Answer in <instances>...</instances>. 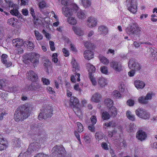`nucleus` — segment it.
I'll list each match as a JSON object with an SVG mask.
<instances>
[{
  "mask_svg": "<svg viewBox=\"0 0 157 157\" xmlns=\"http://www.w3.org/2000/svg\"><path fill=\"white\" fill-rule=\"evenodd\" d=\"M52 109L50 106H46L39 115L38 118L39 120L40 119H48L52 115Z\"/></svg>",
  "mask_w": 157,
  "mask_h": 157,
  "instance_id": "20e7f679",
  "label": "nucleus"
},
{
  "mask_svg": "<svg viewBox=\"0 0 157 157\" xmlns=\"http://www.w3.org/2000/svg\"><path fill=\"white\" fill-rule=\"evenodd\" d=\"M46 5V3L45 2L43 1L40 2L39 4V7L41 8H43Z\"/></svg>",
  "mask_w": 157,
  "mask_h": 157,
  "instance_id": "680f3d73",
  "label": "nucleus"
},
{
  "mask_svg": "<svg viewBox=\"0 0 157 157\" xmlns=\"http://www.w3.org/2000/svg\"><path fill=\"white\" fill-rule=\"evenodd\" d=\"M67 21L69 24L74 25L76 23V21L75 18L69 17L67 18Z\"/></svg>",
  "mask_w": 157,
  "mask_h": 157,
  "instance_id": "79ce46f5",
  "label": "nucleus"
},
{
  "mask_svg": "<svg viewBox=\"0 0 157 157\" xmlns=\"http://www.w3.org/2000/svg\"><path fill=\"white\" fill-rule=\"evenodd\" d=\"M28 154H29L28 153V152L26 151L24 152V153L21 152L18 157H27V156L28 155Z\"/></svg>",
  "mask_w": 157,
  "mask_h": 157,
  "instance_id": "052dcab7",
  "label": "nucleus"
},
{
  "mask_svg": "<svg viewBox=\"0 0 157 157\" xmlns=\"http://www.w3.org/2000/svg\"><path fill=\"white\" fill-rule=\"evenodd\" d=\"M36 39L38 40H41L43 39L42 35L38 31H34Z\"/></svg>",
  "mask_w": 157,
  "mask_h": 157,
  "instance_id": "37998d69",
  "label": "nucleus"
},
{
  "mask_svg": "<svg viewBox=\"0 0 157 157\" xmlns=\"http://www.w3.org/2000/svg\"><path fill=\"white\" fill-rule=\"evenodd\" d=\"M128 66L129 68L134 71H139L141 69V65L135 59H130L128 62Z\"/></svg>",
  "mask_w": 157,
  "mask_h": 157,
  "instance_id": "6e6552de",
  "label": "nucleus"
},
{
  "mask_svg": "<svg viewBox=\"0 0 157 157\" xmlns=\"http://www.w3.org/2000/svg\"><path fill=\"white\" fill-rule=\"evenodd\" d=\"M23 46L26 48H27V49H32L33 48L34 44L32 42L27 41L24 42Z\"/></svg>",
  "mask_w": 157,
  "mask_h": 157,
  "instance_id": "a878e982",
  "label": "nucleus"
},
{
  "mask_svg": "<svg viewBox=\"0 0 157 157\" xmlns=\"http://www.w3.org/2000/svg\"><path fill=\"white\" fill-rule=\"evenodd\" d=\"M90 120L92 124L94 125L96 124L97 121L96 117L94 116H92L90 118Z\"/></svg>",
  "mask_w": 157,
  "mask_h": 157,
  "instance_id": "603ef678",
  "label": "nucleus"
},
{
  "mask_svg": "<svg viewBox=\"0 0 157 157\" xmlns=\"http://www.w3.org/2000/svg\"><path fill=\"white\" fill-rule=\"evenodd\" d=\"M98 31L101 32L102 33L106 34L108 32L107 29L105 26L102 25L98 28Z\"/></svg>",
  "mask_w": 157,
  "mask_h": 157,
  "instance_id": "f704fd0d",
  "label": "nucleus"
},
{
  "mask_svg": "<svg viewBox=\"0 0 157 157\" xmlns=\"http://www.w3.org/2000/svg\"><path fill=\"white\" fill-rule=\"evenodd\" d=\"M108 112L112 117H115L117 114V109L114 106H112L109 108Z\"/></svg>",
  "mask_w": 157,
  "mask_h": 157,
  "instance_id": "4be33fe9",
  "label": "nucleus"
},
{
  "mask_svg": "<svg viewBox=\"0 0 157 157\" xmlns=\"http://www.w3.org/2000/svg\"><path fill=\"white\" fill-rule=\"evenodd\" d=\"M17 21V19H15L14 18H12L9 19L7 21V22L8 24L10 25L13 27H14L16 25Z\"/></svg>",
  "mask_w": 157,
  "mask_h": 157,
  "instance_id": "2f4dec72",
  "label": "nucleus"
},
{
  "mask_svg": "<svg viewBox=\"0 0 157 157\" xmlns=\"http://www.w3.org/2000/svg\"><path fill=\"white\" fill-rule=\"evenodd\" d=\"M10 13L13 15L17 16L18 18L22 19V15L19 13L17 9H14L11 10L10 11Z\"/></svg>",
  "mask_w": 157,
  "mask_h": 157,
  "instance_id": "7c9ffc66",
  "label": "nucleus"
},
{
  "mask_svg": "<svg viewBox=\"0 0 157 157\" xmlns=\"http://www.w3.org/2000/svg\"><path fill=\"white\" fill-rule=\"evenodd\" d=\"M13 145L15 147H21V140L20 139L15 138L13 140Z\"/></svg>",
  "mask_w": 157,
  "mask_h": 157,
  "instance_id": "58836bf2",
  "label": "nucleus"
},
{
  "mask_svg": "<svg viewBox=\"0 0 157 157\" xmlns=\"http://www.w3.org/2000/svg\"><path fill=\"white\" fill-rule=\"evenodd\" d=\"M27 76L28 79L33 82L36 81L38 79L37 75L32 71H30L27 73Z\"/></svg>",
  "mask_w": 157,
  "mask_h": 157,
  "instance_id": "ddd939ff",
  "label": "nucleus"
},
{
  "mask_svg": "<svg viewBox=\"0 0 157 157\" xmlns=\"http://www.w3.org/2000/svg\"><path fill=\"white\" fill-rule=\"evenodd\" d=\"M99 59L101 62L105 65H107L109 63V60L103 56H100Z\"/></svg>",
  "mask_w": 157,
  "mask_h": 157,
  "instance_id": "a19ab883",
  "label": "nucleus"
},
{
  "mask_svg": "<svg viewBox=\"0 0 157 157\" xmlns=\"http://www.w3.org/2000/svg\"><path fill=\"white\" fill-rule=\"evenodd\" d=\"M104 103L106 106L109 108L112 106H113V102L110 99L107 98L105 99Z\"/></svg>",
  "mask_w": 157,
  "mask_h": 157,
  "instance_id": "c756f323",
  "label": "nucleus"
},
{
  "mask_svg": "<svg viewBox=\"0 0 157 157\" xmlns=\"http://www.w3.org/2000/svg\"><path fill=\"white\" fill-rule=\"evenodd\" d=\"M129 128L131 130L134 131L137 129L136 126L133 123L131 124L129 126Z\"/></svg>",
  "mask_w": 157,
  "mask_h": 157,
  "instance_id": "3c124183",
  "label": "nucleus"
},
{
  "mask_svg": "<svg viewBox=\"0 0 157 157\" xmlns=\"http://www.w3.org/2000/svg\"><path fill=\"white\" fill-rule=\"evenodd\" d=\"M32 53H27L23 56V61L27 63L30 62Z\"/></svg>",
  "mask_w": 157,
  "mask_h": 157,
  "instance_id": "bb28decb",
  "label": "nucleus"
},
{
  "mask_svg": "<svg viewBox=\"0 0 157 157\" xmlns=\"http://www.w3.org/2000/svg\"><path fill=\"white\" fill-rule=\"evenodd\" d=\"M87 69L89 71V74L93 75V74L95 72L96 68L94 66L90 63H87L86 64Z\"/></svg>",
  "mask_w": 157,
  "mask_h": 157,
  "instance_id": "6ab92c4d",
  "label": "nucleus"
},
{
  "mask_svg": "<svg viewBox=\"0 0 157 157\" xmlns=\"http://www.w3.org/2000/svg\"><path fill=\"white\" fill-rule=\"evenodd\" d=\"M40 55L35 53H32L30 62L35 67L37 66L39 63Z\"/></svg>",
  "mask_w": 157,
  "mask_h": 157,
  "instance_id": "9b49d317",
  "label": "nucleus"
},
{
  "mask_svg": "<svg viewBox=\"0 0 157 157\" xmlns=\"http://www.w3.org/2000/svg\"><path fill=\"white\" fill-rule=\"evenodd\" d=\"M101 147L102 148L105 150L108 149V145L105 142H103L101 144Z\"/></svg>",
  "mask_w": 157,
  "mask_h": 157,
  "instance_id": "4d7b16f0",
  "label": "nucleus"
},
{
  "mask_svg": "<svg viewBox=\"0 0 157 157\" xmlns=\"http://www.w3.org/2000/svg\"><path fill=\"white\" fill-rule=\"evenodd\" d=\"M101 99L100 94L98 93L94 94L91 98V101L95 102H98Z\"/></svg>",
  "mask_w": 157,
  "mask_h": 157,
  "instance_id": "b1692460",
  "label": "nucleus"
},
{
  "mask_svg": "<svg viewBox=\"0 0 157 157\" xmlns=\"http://www.w3.org/2000/svg\"><path fill=\"white\" fill-rule=\"evenodd\" d=\"M135 71L132 69L128 73V75L129 76L132 77L133 76L135 73Z\"/></svg>",
  "mask_w": 157,
  "mask_h": 157,
  "instance_id": "0e129e2a",
  "label": "nucleus"
},
{
  "mask_svg": "<svg viewBox=\"0 0 157 157\" xmlns=\"http://www.w3.org/2000/svg\"><path fill=\"white\" fill-rule=\"evenodd\" d=\"M84 137L85 142L87 143H90V139L89 136L87 135H85Z\"/></svg>",
  "mask_w": 157,
  "mask_h": 157,
  "instance_id": "bf43d9fd",
  "label": "nucleus"
},
{
  "mask_svg": "<svg viewBox=\"0 0 157 157\" xmlns=\"http://www.w3.org/2000/svg\"><path fill=\"white\" fill-rule=\"evenodd\" d=\"M126 31L129 35L131 36L133 40H136L140 38L142 32L141 28L136 24H133L126 29Z\"/></svg>",
  "mask_w": 157,
  "mask_h": 157,
  "instance_id": "f03ea898",
  "label": "nucleus"
},
{
  "mask_svg": "<svg viewBox=\"0 0 157 157\" xmlns=\"http://www.w3.org/2000/svg\"><path fill=\"white\" fill-rule=\"evenodd\" d=\"M40 145L39 144L36 142H33L31 143L27 149L28 153L29 154L32 152V151H34L37 150L38 148H40Z\"/></svg>",
  "mask_w": 157,
  "mask_h": 157,
  "instance_id": "9d476101",
  "label": "nucleus"
},
{
  "mask_svg": "<svg viewBox=\"0 0 157 157\" xmlns=\"http://www.w3.org/2000/svg\"><path fill=\"white\" fill-rule=\"evenodd\" d=\"M95 137L97 140H99L103 139L104 137V134L102 132H97L95 134Z\"/></svg>",
  "mask_w": 157,
  "mask_h": 157,
  "instance_id": "72a5a7b5",
  "label": "nucleus"
},
{
  "mask_svg": "<svg viewBox=\"0 0 157 157\" xmlns=\"http://www.w3.org/2000/svg\"><path fill=\"white\" fill-rule=\"evenodd\" d=\"M113 94L115 97H117L118 98H121V94L117 90H115L114 91Z\"/></svg>",
  "mask_w": 157,
  "mask_h": 157,
  "instance_id": "13d9d810",
  "label": "nucleus"
},
{
  "mask_svg": "<svg viewBox=\"0 0 157 157\" xmlns=\"http://www.w3.org/2000/svg\"><path fill=\"white\" fill-rule=\"evenodd\" d=\"M77 12V16L79 19L84 20L86 17V16L83 11L81 10L78 9L75 12Z\"/></svg>",
  "mask_w": 157,
  "mask_h": 157,
  "instance_id": "aec40b11",
  "label": "nucleus"
},
{
  "mask_svg": "<svg viewBox=\"0 0 157 157\" xmlns=\"http://www.w3.org/2000/svg\"><path fill=\"white\" fill-rule=\"evenodd\" d=\"M78 99L74 96L71 97L70 100V105L72 108H78L79 105Z\"/></svg>",
  "mask_w": 157,
  "mask_h": 157,
  "instance_id": "4468645a",
  "label": "nucleus"
},
{
  "mask_svg": "<svg viewBox=\"0 0 157 157\" xmlns=\"http://www.w3.org/2000/svg\"><path fill=\"white\" fill-rule=\"evenodd\" d=\"M135 86L137 89H142L145 86V84L141 81L136 80L135 82Z\"/></svg>",
  "mask_w": 157,
  "mask_h": 157,
  "instance_id": "393cba45",
  "label": "nucleus"
},
{
  "mask_svg": "<svg viewBox=\"0 0 157 157\" xmlns=\"http://www.w3.org/2000/svg\"><path fill=\"white\" fill-rule=\"evenodd\" d=\"M31 111L26 104L20 106L15 112L14 118L15 121H22L27 118L30 115Z\"/></svg>",
  "mask_w": 157,
  "mask_h": 157,
  "instance_id": "f257e3e1",
  "label": "nucleus"
},
{
  "mask_svg": "<svg viewBox=\"0 0 157 157\" xmlns=\"http://www.w3.org/2000/svg\"><path fill=\"white\" fill-rule=\"evenodd\" d=\"M84 56L86 59L90 60L93 58V52L88 50H86L84 52Z\"/></svg>",
  "mask_w": 157,
  "mask_h": 157,
  "instance_id": "a211bd4d",
  "label": "nucleus"
},
{
  "mask_svg": "<svg viewBox=\"0 0 157 157\" xmlns=\"http://www.w3.org/2000/svg\"><path fill=\"white\" fill-rule=\"evenodd\" d=\"M153 94L151 93H147L145 97L142 96L138 99L139 102L144 104H147L149 100L151 99Z\"/></svg>",
  "mask_w": 157,
  "mask_h": 157,
  "instance_id": "f8f14e48",
  "label": "nucleus"
},
{
  "mask_svg": "<svg viewBox=\"0 0 157 157\" xmlns=\"http://www.w3.org/2000/svg\"><path fill=\"white\" fill-rule=\"evenodd\" d=\"M87 22V26L90 28L93 27L97 25L96 19L92 17L88 18Z\"/></svg>",
  "mask_w": 157,
  "mask_h": 157,
  "instance_id": "2eb2a0df",
  "label": "nucleus"
},
{
  "mask_svg": "<svg viewBox=\"0 0 157 157\" xmlns=\"http://www.w3.org/2000/svg\"><path fill=\"white\" fill-rule=\"evenodd\" d=\"M77 124L78 127V131L79 132H81L83 130V126L82 124L79 122L77 123Z\"/></svg>",
  "mask_w": 157,
  "mask_h": 157,
  "instance_id": "a18cd8bd",
  "label": "nucleus"
},
{
  "mask_svg": "<svg viewBox=\"0 0 157 157\" xmlns=\"http://www.w3.org/2000/svg\"><path fill=\"white\" fill-rule=\"evenodd\" d=\"M4 139L2 137V136L0 134V150H3L4 148L7 147V145L6 144H4Z\"/></svg>",
  "mask_w": 157,
  "mask_h": 157,
  "instance_id": "c85d7f7f",
  "label": "nucleus"
},
{
  "mask_svg": "<svg viewBox=\"0 0 157 157\" xmlns=\"http://www.w3.org/2000/svg\"><path fill=\"white\" fill-rule=\"evenodd\" d=\"M111 116L109 112H103L102 114V118L103 120H108Z\"/></svg>",
  "mask_w": 157,
  "mask_h": 157,
  "instance_id": "ea45409f",
  "label": "nucleus"
},
{
  "mask_svg": "<svg viewBox=\"0 0 157 157\" xmlns=\"http://www.w3.org/2000/svg\"><path fill=\"white\" fill-rule=\"evenodd\" d=\"M71 63L72 64L73 68H75V70H73L74 71L76 72V71H78L79 69V67L77 63L75 61H72Z\"/></svg>",
  "mask_w": 157,
  "mask_h": 157,
  "instance_id": "c03bdc74",
  "label": "nucleus"
},
{
  "mask_svg": "<svg viewBox=\"0 0 157 157\" xmlns=\"http://www.w3.org/2000/svg\"><path fill=\"white\" fill-rule=\"evenodd\" d=\"M110 67L116 71L120 72L122 70V66L119 62L112 60L110 63Z\"/></svg>",
  "mask_w": 157,
  "mask_h": 157,
  "instance_id": "1a4fd4ad",
  "label": "nucleus"
},
{
  "mask_svg": "<svg viewBox=\"0 0 157 157\" xmlns=\"http://www.w3.org/2000/svg\"><path fill=\"white\" fill-rule=\"evenodd\" d=\"M83 6L85 8L89 7L91 5L90 0H81Z\"/></svg>",
  "mask_w": 157,
  "mask_h": 157,
  "instance_id": "e433bc0d",
  "label": "nucleus"
},
{
  "mask_svg": "<svg viewBox=\"0 0 157 157\" xmlns=\"http://www.w3.org/2000/svg\"><path fill=\"white\" fill-rule=\"evenodd\" d=\"M98 83L101 87H104L106 85L105 80L103 78H100L98 79Z\"/></svg>",
  "mask_w": 157,
  "mask_h": 157,
  "instance_id": "c9c22d12",
  "label": "nucleus"
},
{
  "mask_svg": "<svg viewBox=\"0 0 157 157\" xmlns=\"http://www.w3.org/2000/svg\"><path fill=\"white\" fill-rule=\"evenodd\" d=\"M127 103L128 105L130 106H132L134 105V101L132 100L129 99L127 101Z\"/></svg>",
  "mask_w": 157,
  "mask_h": 157,
  "instance_id": "69168bd1",
  "label": "nucleus"
},
{
  "mask_svg": "<svg viewBox=\"0 0 157 157\" xmlns=\"http://www.w3.org/2000/svg\"><path fill=\"white\" fill-rule=\"evenodd\" d=\"M136 113L138 117L145 120L149 119L150 116V113L142 108L136 109Z\"/></svg>",
  "mask_w": 157,
  "mask_h": 157,
  "instance_id": "0eeeda50",
  "label": "nucleus"
},
{
  "mask_svg": "<svg viewBox=\"0 0 157 157\" xmlns=\"http://www.w3.org/2000/svg\"><path fill=\"white\" fill-rule=\"evenodd\" d=\"M24 42L23 40L19 38L14 39L12 40L13 45L17 48H20L23 46Z\"/></svg>",
  "mask_w": 157,
  "mask_h": 157,
  "instance_id": "dca6fc26",
  "label": "nucleus"
},
{
  "mask_svg": "<svg viewBox=\"0 0 157 157\" xmlns=\"http://www.w3.org/2000/svg\"><path fill=\"white\" fill-rule=\"evenodd\" d=\"M88 128L92 132H94L95 131L94 127L93 125H90L88 127Z\"/></svg>",
  "mask_w": 157,
  "mask_h": 157,
  "instance_id": "774afa93",
  "label": "nucleus"
},
{
  "mask_svg": "<svg viewBox=\"0 0 157 157\" xmlns=\"http://www.w3.org/2000/svg\"><path fill=\"white\" fill-rule=\"evenodd\" d=\"M33 23L35 27L36 28L40 27L43 25L42 21L39 18L36 17L35 19H33Z\"/></svg>",
  "mask_w": 157,
  "mask_h": 157,
  "instance_id": "5701e85b",
  "label": "nucleus"
},
{
  "mask_svg": "<svg viewBox=\"0 0 157 157\" xmlns=\"http://www.w3.org/2000/svg\"><path fill=\"white\" fill-rule=\"evenodd\" d=\"M74 33L77 35L81 36L83 34V32L81 28L78 27H73L72 28Z\"/></svg>",
  "mask_w": 157,
  "mask_h": 157,
  "instance_id": "412c9836",
  "label": "nucleus"
},
{
  "mask_svg": "<svg viewBox=\"0 0 157 157\" xmlns=\"http://www.w3.org/2000/svg\"><path fill=\"white\" fill-rule=\"evenodd\" d=\"M57 55L56 53H53L52 55V59L54 63H57L58 61V59H57Z\"/></svg>",
  "mask_w": 157,
  "mask_h": 157,
  "instance_id": "09e8293b",
  "label": "nucleus"
},
{
  "mask_svg": "<svg viewBox=\"0 0 157 157\" xmlns=\"http://www.w3.org/2000/svg\"><path fill=\"white\" fill-rule=\"evenodd\" d=\"M42 80L44 84L45 85H48L50 83L49 80L47 78H42Z\"/></svg>",
  "mask_w": 157,
  "mask_h": 157,
  "instance_id": "6e6d98bb",
  "label": "nucleus"
},
{
  "mask_svg": "<svg viewBox=\"0 0 157 157\" xmlns=\"http://www.w3.org/2000/svg\"><path fill=\"white\" fill-rule=\"evenodd\" d=\"M101 71L103 73L107 74L108 73L107 67L105 66H103L100 68Z\"/></svg>",
  "mask_w": 157,
  "mask_h": 157,
  "instance_id": "49530a36",
  "label": "nucleus"
},
{
  "mask_svg": "<svg viewBox=\"0 0 157 157\" xmlns=\"http://www.w3.org/2000/svg\"><path fill=\"white\" fill-rule=\"evenodd\" d=\"M49 44L51 50L52 51H54L55 48L54 42L52 41H50Z\"/></svg>",
  "mask_w": 157,
  "mask_h": 157,
  "instance_id": "8fccbe9b",
  "label": "nucleus"
},
{
  "mask_svg": "<svg viewBox=\"0 0 157 157\" xmlns=\"http://www.w3.org/2000/svg\"><path fill=\"white\" fill-rule=\"evenodd\" d=\"M69 7H63L62 8L63 14L66 17L72 16L74 12H75L78 9V7L76 5H71Z\"/></svg>",
  "mask_w": 157,
  "mask_h": 157,
  "instance_id": "39448f33",
  "label": "nucleus"
},
{
  "mask_svg": "<svg viewBox=\"0 0 157 157\" xmlns=\"http://www.w3.org/2000/svg\"><path fill=\"white\" fill-rule=\"evenodd\" d=\"M34 157H48V156L43 153H39L36 156Z\"/></svg>",
  "mask_w": 157,
  "mask_h": 157,
  "instance_id": "864d4df0",
  "label": "nucleus"
},
{
  "mask_svg": "<svg viewBox=\"0 0 157 157\" xmlns=\"http://www.w3.org/2000/svg\"><path fill=\"white\" fill-rule=\"evenodd\" d=\"M62 51L65 56L67 57L69 56V53L68 51L65 48H63L62 49Z\"/></svg>",
  "mask_w": 157,
  "mask_h": 157,
  "instance_id": "5fc2aeb1",
  "label": "nucleus"
},
{
  "mask_svg": "<svg viewBox=\"0 0 157 157\" xmlns=\"http://www.w3.org/2000/svg\"><path fill=\"white\" fill-rule=\"evenodd\" d=\"M126 116L129 120L132 121H134L135 120V117L134 115L132 114L131 112L129 110L127 111Z\"/></svg>",
  "mask_w": 157,
  "mask_h": 157,
  "instance_id": "473e14b6",
  "label": "nucleus"
},
{
  "mask_svg": "<svg viewBox=\"0 0 157 157\" xmlns=\"http://www.w3.org/2000/svg\"><path fill=\"white\" fill-rule=\"evenodd\" d=\"M31 89L32 90H37L39 89L40 87V85L37 83H32L31 84Z\"/></svg>",
  "mask_w": 157,
  "mask_h": 157,
  "instance_id": "4c0bfd02",
  "label": "nucleus"
},
{
  "mask_svg": "<svg viewBox=\"0 0 157 157\" xmlns=\"http://www.w3.org/2000/svg\"><path fill=\"white\" fill-rule=\"evenodd\" d=\"M51 155L52 156H57V157H71V155L66 153L65 148L63 145H55L51 150Z\"/></svg>",
  "mask_w": 157,
  "mask_h": 157,
  "instance_id": "7ed1b4c3",
  "label": "nucleus"
},
{
  "mask_svg": "<svg viewBox=\"0 0 157 157\" xmlns=\"http://www.w3.org/2000/svg\"><path fill=\"white\" fill-rule=\"evenodd\" d=\"M6 62L4 63H3L5 65V66L6 67H10L12 64V63L11 62L8 61L7 60H6V62Z\"/></svg>",
  "mask_w": 157,
  "mask_h": 157,
  "instance_id": "e2e57ef3",
  "label": "nucleus"
},
{
  "mask_svg": "<svg viewBox=\"0 0 157 157\" xmlns=\"http://www.w3.org/2000/svg\"><path fill=\"white\" fill-rule=\"evenodd\" d=\"M136 136L139 140L142 141L146 139L147 134L142 130H140L137 132Z\"/></svg>",
  "mask_w": 157,
  "mask_h": 157,
  "instance_id": "f3484780",
  "label": "nucleus"
},
{
  "mask_svg": "<svg viewBox=\"0 0 157 157\" xmlns=\"http://www.w3.org/2000/svg\"><path fill=\"white\" fill-rule=\"evenodd\" d=\"M149 50L152 56L154 57L155 59L157 60V49L154 47L153 48H150Z\"/></svg>",
  "mask_w": 157,
  "mask_h": 157,
  "instance_id": "cd10ccee",
  "label": "nucleus"
},
{
  "mask_svg": "<svg viewBox=\"0 0 157 157\" xmlns=\"http://www.w3.org/2000/svg\"><path fill=\"white\" fill-rule=\"evenodd\" d=\"M90 79L92 83L94 85H95L96 84L97 82L95 79L93 77V75L91 74H90L89 75Z\"/></svg>",
  "mask_w": 157,
  "mask_h": 157,
  "instance_id": "de8ad7c7",
  "label": "nucleus"
},
{
  "mask_svg": "<svg viewBox=\"0 0 157 157\" xmlns=\"http://www.w3.org/2000/svg\"><path fill=\"white\" fill-rule=\"evenodd\" d=\"M137 3L134 0H126V6L128 10L131 13L135 14L137 11Z\"/></svg>",
  "mask_w": 157,
  "mask_h": 157,
  "instance_id": "423d86ee",
  "label": "nucleus"
},
{
  "mask_svg": "<svg viewBox=\"0 0 157 157\" xmlns=\"http://www.w3.org/2000/svg\"><path fill=\"white\" fill-rule=\"evenodd\" d=\"M119 90L121 92H123L124 90V86L123 84H121L119 86Z\"/></svg>",
  "mask_w": 157,
  "mask_h": 157,
  "instance_id": "338daca9",
  "label": "nucleus"
}]
</instances>
